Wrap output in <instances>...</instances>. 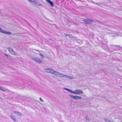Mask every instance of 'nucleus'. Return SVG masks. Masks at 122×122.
<instances>
[{
	"instance_id": "nucleus-4",
	"label": "nucleus",
	"mask_w": 122,
	"mask_h": 122,
	"mask_svg": "<svg viewBox=\"0 0 122 122\" xmlns=\"http://www.w3.org/2000/svg\"><path fill=\"white\" fill-rule=\"evenodd\" d=\"M45 70L46 72L52 73H54L55 72V71L49 68L46 69Z\"/></svg>"
},
{
	"instance_id": "nucleus-16",
	"label": "nucleus",
	"mask_w": 122,
	"mask_h": 122,
	"mask_svg": "<svg viewBox=\"0 0 122 122\" xmlns=\"http://www.w3.org/2000/svg\"><path fill=\"white\" fill-rule=\"evenodd\" d=\"M40 100L42 102H43V101L41 97L40 98Z\"/></svg>"
},
{
	"instance_id": "nucleus-7",
	"label": "nucleus",
	"mask_w": 122,
	"mask_h": 122,
	"mask_svg": "<svg viewBox=\"0 0 122 122\" xmlns=\"http://www.w3.org/2000/svg\"><path fill=\"white\" fill-rule=\"evenodd\" d=\"M14 113L16 114L20 117H21L22 116V115L21 113L15 111L14 112Z\"/></svg>"
},
{
	"instance_id": "nucleus-13",
	"label": "nucleus",
	"mask_w": 122,
	"mask_h": 122,
	"mask_svg": "<svg viewBox=\"0 0 122 122\" xmlns=\"http://www.w3.org/2000/svg\"><path fill=\"white\" fill-rule=\"evenodd\" d=\"M28 0L30 2H35V1L34 0Z\"/></svg>"
},
{
	"instance_id": "nucleus-17",
	"label": "nucleus",
	"mask_w": 122,
	"mask_h": 122,
	"mask_svg": "<svg viewBox=\"0 0 122 122\" xmlns=\"http://www.w3.org/2000/svg\"><path fill=\"white\" fill-rule=\"evenodd\" d=\"M5 56H8V55H7V54H5Z\"/></svg>"
},
{
	"instance_id": "nucleus-5",
	"label": "nucleus",
	"mask_w": 122,
	"mask_h": 122,
	"mask_svg": "<svg viewBox=\"0 0 122 122\" xmlns=\"http://www.w3.org/2000/svg\"><path fill=\"white\" fill-rule=\"evenodd\" d=\"M70 96L73 98L76 99H82V97H81L78 96H74L73 95H70Z\"/></svg>"
},
{
	"instance_id": "nucleus-14",
	"label": "nucleus",
	"mask_w": 122,
	"mask_h": 122,
	"mask_svg": "<svg viewBox=\"0 0 122 122\" xmlns=\"http://www.w3.org/2000/svg\"><path fill=\"white\" fill-rule=\"evenodd\" d=\"M65 89H66L67 90V91H69V92H73V91H71V90H70V89H66V88H65Z\"/></svg>"
},
{
	"instance_id": "nucleus-10",
	"label": "nucleus",
	"mask_w": 122,
	"mask_h": 122,
	"mask_svg": "<svg viewBox=\"0 0 122 122\" xmlns=\"http://www.w3.org/2000/svg\"><path fill=\"white\" fill-rule=\"evenodd\" d=\"M3 33L5 34H8L9 35H10L11 34V33L10 32H7L4 30L3 31Z\"/></svg>"
},
{
	"instance_id": "nucleus-12",
	"label": "nucleus",
	"mask_w": 122,
	"mask_h": 122,
	"mask_svg": "<svg viewBox=\"0 0 122 122\" xmlns=\"http://www.w3.org/2000/svg\"><path fill=\"white\" fill-rule=\"evenodd\" d=\"M85 118L88 121H89V119L88 118V117L87 116H86V117H85Z\"/></svg>"
},
{
	"instance_id": "nucleus-3",
	"label": "nucleus",
	"mask_w": 122,
	"mask_h": 122,
	"mask_svg": "<svg viewBox=\"0 0 122 122\" xmlns=\"http://www.w3.org/2000/svg\"><path fill=\"white\" fill-rule=\"evenodd\" d=\"M8 50L9 52L12 55H17L16 53V52H14L12 49L11 48L9 47L8 49Z\"/></svg>"
},
{
	"instance_id": "nucleus-9",
	"label": "nucleus",
	"mask_w": 122,
	"mask_h": 122,
	"mask_svg": "<svg viewBox=\"0 0 122 122\" xmlns=\"http://www.w3.org/2000/svg\"><path fill=\"white\" fill-rule=\"evenodd\" d=\"M34 60L37 62L40 63L41 62V61L39 59L36 58L34 59Z\"/></svg>"
},
{
	"instance_id": "nucleus-6",
	"label": "nucleus",
	"mask_w": 122,
	"mask_h": 122,
	"mask_svg": "<svg viewBox=\"0 0 122 122\" xmlns=\"http://www.w3.org/2000/svg\"><path fill=\"white\" fill-rule=\"evenodd\" d=\"M46 0L47 2L50 4L51 6L53 7L54 6L53 3L51 1L49 0Z\"/></svg>"
},
{
	"instance_id": "nucleus-2",
	"label": "nucleus",
	"mask_w": 122,
	"mask_h": 122,
	"mask_svg": "<svg viewBox=\"0 0 122 122\" xmlns=\"http://www.w3.org/2000/svg\"><path fill=\"white\" fill-rule=\"evenodd\" d=\"M83 21L85 23L88 24H90L93 22L92 20L90 19H84Z\"/></svg>"
},
{
	"instance_id": "nucleus-1",
	"label": "nucleus",
	"mask_w": 122,
	"mask_h": 122,
	"mask_svg": "<svg viewBox=\"0 0 122 122\" xmlns=\"http://www.w3.org/2000/svg\"><path fill=\"white\" fill-rule=\"evenodd\" d=\"M71 93L75 94H83V92L81 90L79 89L76 90L74 91L71 92Z\"/></svg>"
},
{
	"instance_id": "nucleus-8",
	"label": "nucleus",
	"mask_w": 122,
	"mask_h": 122,
	"mask_svg": "<svg viewBox=\"0 0 122 122\" xmlns=\"http://www.w3.org/2000/svg\"><path fill=\"white\" fill-rule=\"evenodd\" d=\"M10 117L15 122L16 121V119L14 116L11 115Z\"/></svg>"
},
{
	"instance_id": "nucleus-18",
	"label": "nucleus",
	"mask_w": 122,
	"mask_h": 122,
	"mask_svg": "<svg viewBox=\"0 0 122 122\" xmlns=\"http://www.w3.org/2000/svg\"><path fill=\"white\" fill-rule=\"evenodd\" d=\"M121 87L122 88V86H121Z\"/></svg>"
},
{
	"instance_id": "nucleus-11",
	"label": "nucleus",
	"mask_w": 122,
	"mask_h": 122,
	"mask_svg": "<svg viewBox=\"0 0 122 122\" xmlns=\"http://www.w3.org/2000/svg\"><path fill=\"white\" fill-rule=\"evenodd\" d=\"M104 120L106 122H111L110 121L106 118H105Z\"/></svg>"
},
{
	"instance_id": "nucleus-15",
	"label": "nucleus",
	"mask_w": 122,
	"mask_h": 122,
	"mask_svg": "<svg viewBox=\"0 0 122 122\" xmlns=\"http://www.w3.org/2000/svg\"><path fill=\"white\" fill-rule=\"evenodd\" d=\"M4 31V30H2L1 28H0V32H2V33H3V31Z\"/></svg>"
}]
</instances>
